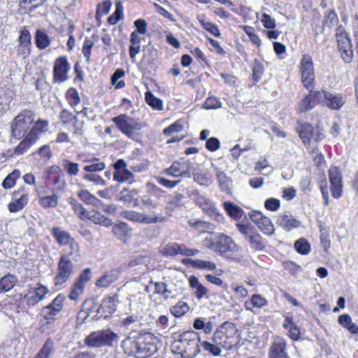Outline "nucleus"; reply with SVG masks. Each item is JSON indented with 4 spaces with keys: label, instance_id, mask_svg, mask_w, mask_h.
Wrapping results in <instances>:
<instances>
[{
    "label": "nucleus",
    "instance_id": "1",
    "mask_svg": "<svg viewBox=\"0 0 358 358\" xmlns=\"http://www.w3.org/2000/svg\"><path fill=\"white\" fill-rule=\"evenodd\" d=\"M122 347L127 354L137 358L148 357L157 351L155 338L150 333L141 335L136 340L127 338L122 341Z\"/></svg>",
    "mask_w": 358,
    "mask_h": 358
},
{
    "label": "nucleus",
    "instance_id": "2",
    "mask_svg": "<svg viewBox=\"0 0 358 358\" xmlns=\"http://www.w3.org/2000/svg\"><path fill=\"white\" fill-rule=\"evenodd\" d=\"M200 339L193 331H186L180 335V338L172 344V350L183 358H194L200 352Z\"/></svg>",
    "mask_w": 358,
    "mask_h": 358
},
{
    "label": "nucleus",
    "instance_id": "3",
    "mask_svg": "<svg viewBox=\"0 0 358 358\" xmlns=\"http://www.w3.org/2000/svg\"><path fill=\"white\" fill-rule=\"evenodd\" d=\"M117 296H113L103 299L101 303L95 310H94V306L95 305V300L94 299L85 300L83 306L88 308V315L95 312L96 314L93 316V318L95 320H98L101 317L106 318L115 313L117 309Z\"/></svg>",
    "mask_w": 358,
    "mask_h": 358
},
{
    "label": "nucleus",
    "instance_id": "4",
    "mask_svg": "<svg viewBox=\"0 0 358 358\" xmlns=\"http://www.w3.org/2000/svg\"><path fill=\"white\" fill-rule=\"evenodd\" d=\"M35 121L34 113L29 109L22 110L14 119L11 124L12 136L22 139Z\"/></svg>",
    "mask_w": 358,
    "mask_h": 358
},
{
    "label": "nucleus",
    "instance_id": "5",
    "mask_svg": "<svg viewBox=\"0 0 358 358\" xmlns=\"http://www.w3.org/2000/svg\"><path fill=\"white\" fill-rule=\"evenodd\" d=\"M75 265L66 255H61L57 264L56 275L53 279L54 285L64 287L75 271Z\"/></svg>",
    "mask_w": 358,
    "mask_h": 358
},
{
    "label": "nucleus",
    "instance_id": "6",
    "mask_svg": "<svg viewBox=\"0 0 358 358\" xmlns=\"http://www.w3.org/2000/svg\"><path fill=\"white\" fill-rule=\"evenodd\" d=\"M118 336L110 329L92 332L85 339V343L89 347L99 348L102 346H113L117 342Z\"/></svg>",
    "mask_w": 358,
    "mask_h": 358
},
{
    "label": "nucleus",
    "instance_id": "7",
    "mask_svg": "<svg viewBox=\"0 0 358 358\" xmlns=\"http://www.w3.org/2000/svg\"><path fill=\"white\" fill-rule=\"evenodd\" d=\"M189 196L193 197L196 205L211 219L217 222H222L224 217L220 214L210 199L201 195L197 190H193L189 193Z\"/></svg>",
    "mask_w": 358,
    "mask_h": 358
},
{
    "label": "nucleus",
    "instance_id": "8",
    "mask_svg": "<svg viewBox=\"0 0 358 358\" xmlns=\"http://www.w3.org/2000/svg\"><path fill=\"white\" fill-rule=\"evenodd\" d=\"M118 129L129 138H132L134 131L141 130L142 124L135 122L131 117L126 114H120L112 119Z\"/></svg>",
    "mask_w": 358,
    "mask_h": 358
},
{
    "label": "nucleus",
    "instance_id": "9",
    "mask_svg": "<svg viewBox=\"0 0 358 358\" xmlns=\"http://www.w3.org/2000/svg\"><path fill=\"white\" fill-rule=\"evenodd\" d=\"M300 70L301 73V80L304 87L311 90L313 88V82L315 78V74L313 71V63L310 56L303 55L300 63Z\"/></svg>",
    "mask_w": 358,
    "mask_h": 358
},
{
    "label": "nucleus",
    "instance_id": "10",
    "mask_svg": "<svg viewBox=\"0 0 358 358\" xmlns=\"http://www.w3.org/2000/svg\"><path fill=\"white\" fill-rule=\"evenodd\" d=\"M120 215L122 217L130 221L147 224L162 222L165 220V217L161 215H149L132 210H124Z\"/></svg>",
    "mask_w": 358,
    "mask_h": 358
},
{
    "label": "nucleus",
    "instance_id": "11",
    "mask_svg": "<svg viewBox=\"0 0 358 358\" xmlns=\"http://www.w3.org/2000/svg\"><path fill=\"white\" fill-rule=\"evenodd\" d=\"M215 248V252L222 255L230 252H237L239 250V247L233 239L222 233L216 234Z\"/></svg>",
    "mask_w": 358,
    "mask_h": 358
},
{
    "label": "nucleus",
    "instance_id": "12",
    "mask_svg": "<svg viewBox=\"0 0 358 358\" xmlns=\"http://www.w3.org/2000/svg\"><path fill=\"white\" fill-rule=\"evenodd\" d=\"M70 65L66 57H58L54 64L53 77L55 83H63L67 80Z\"/></svg>",
    "mask_w": 358,
    "mask_h": 358
},
{
    "label": "nucleus",
    "instance_id": "13",
    "mask_svg": "<svg viewBox=\"0 0 358 358\" xmlns=\"http://www.w3.org/2000/svg\"><path fill=\"white\" fill-rule=\"evenodd\" d=\"M331 192L334 198L338 199L343 192L342 174L337 167H331L329 171Z\"/></svg>",
    "mask_w": 358,
    "mask_h": 358
},
{
    "label": "nucleus",
    "instance_id": "14",
    "mask_svg": "<svg viewBox=\"0 0 358 358\" xmlns=\"http://www.w3.org/2000/svg\"><path fill=\"white\" fill-rule=\"evenodd\" d=\"M36 192L38 199V203L43 208H52L57 206L58 196L55 193L47 195L43 187H36Z\"/></svg>",
    "mask_w": 358,
    "mask_h": 358
},
{
    "label": "nucleus",
    "instance_id": "15",
    "mask_svg": "<svg viewBox=\"0 0 358 358\" xmlns=\"http://www.w3.org/2000/svg\"><path fill=\"white\" fill-rule=\"evenodd\" d=\"M48 293V289L39 284L35 289L29 291L24 295V299L29 306H34L39 301H42L45 296Z\"/></svg>",
    "mask_w": 358,
    "mask_h": 358
},
{
    "label": "nucleus",
    "instance_id": "16",
    "mask_svg": "<svg viewBox=\"0 0 358 358\" xmlns=\"http://www.w3.org/2000/svg\"><path fill=\"white\" fill-rule=\"evenodd\" d=\"M287 345L284 338H277L269 349V358H290L287 352Z\"/></svg>",
    "mask_w": 358,
    "mask_h": 358
},
{
    "label": "nucleus",
    "instance_id": "17",
    "mask_svg": "<svg viewBox=\"0 0 358 358\" xmlns=\"http://www.w3.org/2000/svg\"><path fill=\"white\" fill-rule=\"evenodd\" d=\"M31 52V35L27 29H23L20 31L19 37V46L17 54L22 56L23 58L27 57Z\"/></svg>",
    "mask_w": 358,
    "mask_h": 358
},
{
    "label": "nucleus",
    "instance_id": "18",
    "mask_svg": "<svg viewBox=\"0 0 358 358\" xmlns=\"http://www.w3.org/2000/svg\"><path fill=\"white\" fill-rule=\"evenodd\" d=\"M37 140V136L34 131H29L19 145L14 150L15 155L24 154Z\"/></svg>",
    "mask_w": 358,
    "mask_h": 358
},
{
    "label": "nucleus",
    "instance_id": "19",
    "mask_svg": "<svg viewBox=\"0 0 358 358\" xmlns=\"http://www.w3.org/2000/svg\"><path fill=\"white\" fill-rule=\"evenodd\" d=\"M277 223L287 231L298 228L301 225V222L290 214L280 215L278 218Z\"/></svg>",
    "mask_w": 358,
    "mask_h": 358
},
{
    "label": "nucleus",
    "instance_id": "20",
    "mask_svg": "<svg viewBox=\"0 0 358 358\" xmlns=\"http://www.w3.org/2000/svg\"><path fill=\"white\" fill-rule=\"evenodd\" d=\"M165 173L173 177L186 175H188V177H189L186 162H174L169 168L165 170Z\"/></svg>",
    "mask_w": 358,
    "mask_h": 358
},
{
    "label": "nucleus",
    "instance_id": "21",
    "mask_svg": "<svg viewBox=\"0 0 358 358\" xmlns=\"http://www.w3.org/2000/svg\"><path fill=\"white\" fill-rule=\"evenodd\" d=\"M337 45L340 56L344 63H351L354 57L352 41H345L344 42L339 43Z\"/></svg>",
    "mask_w": 358,
    "mask_h": 358
},
{
    "label": "nucleus",
    "instance_id": "22",
    "mask_svg": "<svg viewBox=\"0 0 358 358\" xmlns=\"http://www.w3.org/2000/svg\"><path fill=\"white\" fill-rule=\"evenodd\" d=\"M345 102V97L343 95L329 92L325 104L331 109L338 110L343 106Z\"/></svg>",
    "mask_w": 358,
    "mask_h": 358
},
{
    "label": "nucleus",
    "instance_id": "23",
    "mask_svg": "<svg viewBox=\"0 0 358 358\" xmlns=\"http://www.w3.org/2000/svg\"><path fill=\"white\" fill-rule=\"evenodd\" d=\"M215 175L221 190L229 193L232 187V180L218 168H215Z\"/></svg>",
    "mask_w": 358,
    "mask_h": 358
},
{
    "label": "nucleus",
    "instance_id": "24",
    "mask_svg": "<svg viewBox=\"0 0 358 358\" xmlns=\"http://www.w3.org/2000/svg\"><path fill=\"white\" fill-rule=\"evenodd\" d=\"M223 329L224 325H222L215 331L213 334V341L216 345L223 348L231 349L233 344L228 342V337L224 334Z\"/></svg>",
    "mask_w": 358,
    "mask_h": 358
},
{
    "label": "nucleus",
    "instance_id": "25",
    "mask_svg": "<svg viewBox=\"0 0 358 358\" xmlns=\"http://www.w3.org/2000/svg\"><path fill=\"white\" fill-rule=\"evenodd\" d=\"M113 234L120 240L129 238L131 236V229L124 222H119L113 227Z\"/></svg>",
    "mask_w": 358,
    "mask_h": 358
},
{
    "label": "nucleus",
    "instance_id": "26",
    "mask_svg": "<svg viewBox=\"0 0 358 358\" xmlns=\"http://www.w3.org/2000/svg\"><path fill=\"white\" fill-rule=\"evenodd\" d=\"M86 219L96 224H100L106 227H109L113 224L112 220L110 218L94 210L90 211L89 215H87Z\"/></svg>",
    "mask_w": 358,
    "mask_h": 358
},
{
    "label": "nucleus",
    "instance_id": "27",
    "mask_svg": "<svg viewBox=\"0 0 358 358\" xmlns=\"http://www.w3.org/2000/svg\"><path fill=\"white\" fill-rule=\"evenodd\" d=\"M189 282L191 287L194 289L196 297L200 300L208 294V289L203 285L199 280V278L192 275L189 278Z\"/></svg>",
    "mask_w": 358,
    "mask_h": 358
},
{
    "label": "nucleus",
    "instance_id": "28",
    "mask_svg": "<svg viewBox=\"0 0 358 358\" xmlns=\"http://www.w3.org/2000/svg\"><path fill=\"white\" fill-rule=\"evenodd\" d=\"M17 281L16 275L7 273L0 278V294L5 293L13 288Z\"/></svg>",
    "mask_w": 358,
    "mask_h": 358
},
{
    "label": "nucleus",
    "instance_id": "29",
    "mask_svg": "<svg viewBox=\"0 0 358 358\" xmlns=\"http://www.w3.org/2000/svg\"><path fill=\"white\" fill-rule=\"evenodd\" d=\"M52 234L59 245H68L74 238L66 231L62 230L59 227L52 229Z\"/></svg>",
    "mask_w": 358,
    "mask_h": 358
},
{
    "label": "nucleus",
    "instance_id": "30",
    "mask_svg": "<svg viewBox=\"0 0 358 358\" xmlns=\"http://www.w3.org/2000/svg\"><path fill=\"white\" fill-rule=\"evenodd\" d=\"M299 136L303 144L309 143L310 138H314V129L311 124L304 123L298 129Z\"/></svg>",
    "mask_w": 358,
    "mask_h": 358
},
{
    "label": "nucleus",
    "instance_id": "31",
    "mask_svg": "<svg viewBox=\"0 0 358 358\" xmlns=\"http://www.w3.org/2000/svg\"><path fill=\"white\" fill-rule=\"evenodd\" d=\"M340 325L347 329L351 334H358V326L353 323L351 317L348 314L341 315L338 318Z\"/></svg>",
    "mask_w": 358,
    "mask_h": 358
},
{
    "label": "nucleus",
    "instance_id": "32",
    "mask_svg": "<svg viewBox=\"0 0 358 358\" xmlns=\"http://www.w3.org/2000/svg\"><path fill=\"white\" fill-rule=\"evenodd\" d=\"M267 300L259 294H255L252 296L250 301L245 302V306L247 310H251L252 308H261L266 306Z\"/></svg>",
    "mask_w": 358,
    "mask_h": 358
},
{
    "label": "nucleus",
    "instance_id": "33",
    "mask_svg": "<svg viewBox=\"0 0 358 358\" xmlns=\"http://www.w3.org/2000/svg\"><path fill=\"white\" fill-rule=\"evenodd\" d=\"M187 223L189 227L196 229L201 233L206 232L207 230H213L215 229L213 224L197 219H190L188 220Z\"/></svg>",
    "mask_w": 358,
    "mask_h": 358
},
{
    "label": "nucleus",
    "instance_id": "34",
    "mask_svg": "<svg viewBox=\"0 0 358 358\" xmlns=\"http://www.w3.org/2000/svg\"><path fill=\"white\" fill-rule=\"evenodd\" d=\"M224 208L228 215L234 219H240L243 215V209L230 201L224 203Z\"/></svg>",
    "mask_w": 358,
    "mask_h": 358
},
{
    "label": "nucleus",
    "instance_id": "35",
    "mask_svg": "<svg viewBox=\"0 0 358 358\" xmlns=\"http://www.w3.org/2000/svg\"><path fill=\"white\" fill-rule=\"evenodd\" d=\"M113 179L118 182H129L131 183L134 181V176L133 173L127 169L114 171Z\"/></svg>",
    "mask_w": 358,
    "mask_h": 358
},
{
    "label": "nucleus",
    "instance_id": "36",
    "mask_svg": "<svg viewBox=\"0 0 358 358\" xmlns=\"http://www.w3.org/2000/svg\"><path fill=\"white\" fill-rule=\"evenodd\" d=\"M53 349L54 341L50 338H48L34 358H49L50 354L53 352Z\"/></svg>",
    "mask_w": 358,
    "mask_h": 358
},
{
    "label": "nucleus",
    "instance_id": "37",
    "mask_svg": "<svg viewBox=\"0 0 358 358\" xmlns=\"http://www.w3.org/2000/svg\"><path fill=\"white\" fill-rule=\"evenodd\" d=\"M28 197L26 194H22L8 204V210L11 213H15L22 210L27 203Z\"/></svg>",
    "mask_w": 358,
    "mask_h": 358
},
{
    "label": "nucleus",
    "instance_id": "38",
    "mask_svg": "<svg viewBox=\"0 0 358 358\" xmlns=\"http://www.w3.org/2000/svg\"><path fill=\"white\" fill-rule=\"evenodd\" d=\"M67 245H69V250L66 253L62 254L61 255H66L69 259L77 262L80 257L78 243L74 239Z\"/></svg>",
    "mask_w": 358,
    "mask_h": 358
},
{
    "label": "nucleus",
    "instance_id": "39",
    "mask_svg": "<svg viewBox=\"0 0 358 358\" xmlns=\"http://www.w3.org/2000/svg\"><path fill=\"white\" fill-rule=\"evenodd\" d=\"M189 309L188 304L184 301H178L176 305L170 308L171 314L176 317L184 315Z\"/></svg>",
    "mask_w": 358,
    "mask_h": 358
},
{
    "label": "nucleus",
    "instance_id": "40",
    "mask_svg": "<svg viewBox=\"0 0 358 358\" xmlns=\"http://www.w3.org/2000/svg\"><path fill=\"white\" fill-rule=\"evenodd\" d=\"M251 248L257 250H262L265 248V244L262 236L257 233H252L248 238Z\"/></svg>",
    "mask_w": 358,
    "mask_h": 358
},
{
    "label": "nucleus",
    "instance_id": "41",
    "mask_svg": "<svg viewBox=\"0 0 358 358\" xmlns=\"http://www.w3.org/2000/svg\"><path fill=\"white\" fill-rule=\"evenodd\" d=\"M258 228L265 234L271 236L274 234L275 229L271 220L268 217H264L257 225Z\"/></svg>",
    "mask_w": 358,
    "mask_h": 358
},
{
    "label": "nucleus",
    "instance_id": "42",
    "mask_svg": "<svg viewBox=\"0 0 358 358\" xmlns=\"http://www.w3.org/2000/svg\"><path fill=\"white\" fill-rule=\"evenodd\" d=\"M62 166L66 173L71 176H76L79 172V165L78 163L73 162L69 159H64Z\"/></svg>",
    "mask_w": 358,
    "mask_h": 358
},
{
    "label": "nucleus",
    "instance_id": "43",
    "mask_svg": "<svg viewBox=\"0 0 358 358\" xmlns=\"http://www.w3.org/2000/svg\"><path fill=\"white\" fill-rule=\"evenodd\" d=\"M90 164L84 166L85 171L88 173H94L96 171H101L106 168V164L100 162L98 158H93L89 161Z\"/></svg>",
    "mask_w": 358,
    "mask_h": 358
},
{
    "label": "nucleus",
    "instance_id": "44",
    "mask_svg": "<svg viewBox=\"0 0 358 358\" xmlns=\"http://www.w3.org/2000/svg\"><path fill=\"white\" fill-rule=\"evenodd\" d=\"M50 41L48 36L43 31L38 30L36 33V46L43 50L50 45Z\"/></svg>",
    "mask_w": 358,
    "mask_h": 358
},
{
    "label": "nucleus",
    "instance_id": "45",
    "mask_svg": "<svg viewBox=\"0 0 358 358\" xmlns=\"http://www.w3.org/2000/svg\"><path fill=\"white\" fill-rule=\"evenodd\" d=\"M294 248L299 254L306 255L310 251V245L306 238H301L295 241Z\"/></svg>",
    "mask_w": 358,
    "mask_h": 358
},
{
    "label": "nucleus",
    "instance_id": "46",
    "mask_svg": "<svg viewBox=\"0 0 358 358\" xmlns=\"http://www.w3.org/2000/svg\"><path fill=\"white\" fill-rule=\"evenodd\" d=\"M146 103L155 110H160L163 108V103L160 99L154 96L151 92H145V95Z\"/></svg>",
    "mask_w": 358,
    "mask_h": 358
},
{
    "label": "nucleus",
    "instance_id": "47",
    "mask_svg": "<svg viewBox=\"0 0 358 358\" xmlns=\"http://www.w3.org/2000/svg\"><path fill=\"white\" fill-rule=\"evenodd\" d=\"M21 173L20 170L15 169L13 172L9 173L2 182V186L5 189H9L13 187L15 184L16 180L20 177Z\"/></svg>",
    "mask_w": 358,
    "mask_h": 358
},
{
    "label": "nucleus",
    "instance_id": "48",
    "mask_svg": "<svg viewBox=\"0 0 358 358\" xmlns=\"http://www.w3.org/2000/svg\"><path fill=\"white\" fill-rule=\"evenodd\" d=\"M65 300V296L62 294H58L52 302L47 305L46 307L59 313L63 308V303Z\"/></svg>",
    "mask_w": 358,
    "mask_h": 358
},
{
    "label": "nucleus",
    "instance_id": "49",
    "mask_svg": "<svg viewBox=\"0 0 358 358\" xmlns=\"http://www.w3.org/2000/svg\"><path fill=\"white\" fill-rule=\"evenodd\" d=\"M116 280L115 275L113 273H106L101 276L96 282V285L99 287H107L110 286Z\"/></svg>",
    "mask_w": 358,
    "mask_h": 358
},
{
    "label": "nucleus",
    "instance_id": "50",
    "mask_svg": "<svg viewBox=\"0 0 358 358\" xmlns=\"http://www.w3.org/2000/svg\"><path fill=\"white\" fill-rule=\"evenodd\" d=\"M315 106V103L312 97V94L306 96L300 102L298 108L300 112H305L311 110Z\"/></svg>",
    "mask_w": 358,
    "mask_h": 358
},
{
    "label": "nucleus",
    "instance_id": "51",
    "mask_svg": "<svg viewBox=\"0 0 358 358\" xmlns=\"http://www.w3.org/2000/svg\"><path fill=\"white\" fill-rule=\"evenodd\" d=\"M66 97L69 103L72 107L78 105L80 101L79 94L78 91L73 87H71L67 90Z\"/></svg>",
    "mask_w": 358,
    "mask_h": 358
},
{
    "label": "nucleus",
    "instance_id": "52",
    "mask_svg": "<svg viewBox=\"0 0 358 358\" xmlns=\"http://www.w3.org/2000/svg\"><path fill=\"white\" fill-rule=\"evenodd\" d=\"M264 71L262 63L258 60L255 59L252 66V79L255 82H259Z\"/></svg>",
    "mask_w": 358,
    "mask_h": 358
},
{
    "label": "nucleus",
    "instance_id": "53",
    "mask_svg": "<svg viewBox=\"0 0 358 358\" xmlns=\"http://www.w3.org/2000/svg\"><path fill=\"white\" fill-rule=\"evenodd\" d=\"M79 198L86 203L87 204H91L92 206H96L100 201L94 196L91 194L87 190L83 189L78 193Z\"/></svg>",
    "mask_w": 358,
    "mask_h": 358
},
{
    "label": "nucleus",
    "instance_id": "54",
    "mask_svg": "<svg viewBox=\"0 0 358 358\" xmlns=\"http://www.w3.org/2000/svg\"><path fill=\"white\" fill-rule=\"evenodd\" d=\"M177 246H178L177 243H168L161 248L160 252L164 256H166V257L176 256L178 255Z\"/></svg>",
    "mask_w": 358,
    "mask_h": 358
},
{
    "label": "nucleus",
    "instance_id": "55",
    "mask_svg": "<svg viewBox=\"0 0 358 358\" xmlns=\"http://www.w3.org/2000/svg\"><path fill=\"white\" fill-rule=\"evenodd\" d=\"M85 286L80 282H75L71 289L69 297L71 300L76 301L84 292Z\"/></svg>",
    "mask_w": 358,
    "mask_h": 358
},
{
    "label": "nucleus",
    "instance_id": "56",
    "mask_svg": "<svg viewBox=\"0 0 358 358\" xmlns=\"http://www.w3.org/2000/svg\"><path fill=\"white\" fill-rule=\"evenodd\" d=\"M184 196L182 194L177 193L173 198H171L166 206V209L173 210L175 208L182 206V200Z\"/></svg>",
    "mask_w": 358,
    "mask_h": 358
},
{
    "label": "nucleus",
    "instance_id": "57",
    "mask_svg": "<svg viewBox=\"0 0 358 358\" xmlns=\"http://www.w3.org/2000/svg\"><path fill=\"white\" fill-rule=\"evenodd\" d=\"M194 268L201 269L205 271H214L216 268V264L214 262L209 261L196 259V263Z\"/></svg>",
    "mask_w": 358,
    "mask_h": 358
},
{
    "label": "nucleus",
    "instance_id": "58",
    "mask_svg": "<svg viewBox=\"0 0 358 358\" xmlns=\"http://www.w3.org/2000/svg\"><path fill=\"white\" fill-rule=\"evenodd\" d=\"M41 313L43 317V319L45 320L46 324H52L55 320V316L58 314L56 312H53V310H50L46 306L42 308Z\"/></svg>",
    "mask_w": 358,
    "mask_h": 358
},
{
    "label": "nucleus",
    "instance_id": "59",
    "mask_svg": "<svg viewBox=\"0 0 358 358\" xmlns=\"http://www.w3.org/2000/svg\"><path fill=\"white\" fill-rule=\"evenodd\" d=\"M94 43L90 38H86L85 39L83 46L82 48V52L84 57L86 59V62L87 64L90 63V55H91V49L94 46Z\"/></svg>",
    "mask_w": 358,
    "mask_h": 358
},
{
    "label": "nucleus",
    "instance_id": "60",
    "mask_svg": "<svg viewBox=\"0 0 358 358\" xmlns=\"http://www.w3.org/2000/svg\"><path fill=\"white\" fill-rule=\"evenodd\" d=\"M70 203L72 206L75 213L81 220L86 219L87 215H89L90 211L86 210L81 203L76 201H71Z\"/></svg>",
    "mask_w": 358,
    "mask_h": 358
},
{
    "label": "nucleus",
    "instance_id": "61",
    "mask_svg": "<svg viewBox=\"0 0 358 358\" xmlns=\"http://www.w3.org/2000/svg\"><path fill=\"white\" fill-rule=\"evenodd\" d=\"M183 128L184 127L180 121H176L169 127L165 128L163 131V133L166 136H169L174 133H179L182 131Z\"/></svg>",
    "mask_w": 358,
    "mask_h": 358
},
{
    "label": "nucleus",
    "instance_id": "62",
    "mask_svg": "<svg viewBox=\"0 0 358 358\" xmlns=\"http://www.w3.org/2000/svg\"><path fill=\"white\" fill-rule=\"evenodd\" d=\"M83 178L85 180L90 181L95 185H106V181L99 175L94 173H85Z\"/></svg>",
    "mask_w": 358,
    "mask_h": 358
},
{
    "label": "nucleus",
    "instance_id": "63",
    "mask_svg": "<svg viewBox=\"0 0 358 358\" xmlns=\"http://www.w3.org/2000/svg\"><path fill=\"white\" fill-rule=\"evenodd\" d=\"M193 178L194 180L200 185H208L210 183V180L201 171H195L193 173Z\"/></svg>",
    "mask_w": 358,
    "mask_h": 358
},
{
    "label": "nucleus",
    "instance_id": "64",
    "mask_svg": "<svg viewBox=\"0 0 358 358\" xmlns=\"http://www.w3.org/2000/svg\"><path fill=\"white\" fill-rule=\"evenodd\" d=\"M221 107V102L220 101L215 97V96H210L208 97L204 104L203 108L205 109H216Z\"/></svg>",
    "mask_w": 358,
    "mask_h": 358
}]
</instances>
